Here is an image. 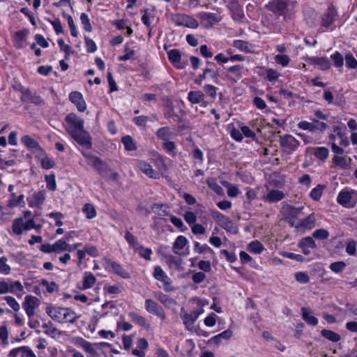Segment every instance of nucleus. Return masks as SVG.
Returning a JSON list of instances; mask_svg holds the SVG:
<instances>
[{
    "mask_svg": "<svg viewBox=\"0 0 357 357\" xmlns=\"http://www.w3.org/2000/svg\"><path fill=\"white\" fill-rule=\"evenodd\" d=\"M47 183V188L51 191H54L56 189V183L55 181L54 174L46 175L45 177Z\"/></svg>",
    "mask_w": 357,
    "mask_h": 357,
    "instance_id": "59",
    "label": "nucleus"
},
{
    "mask_svg": "<svg viewBox=\"0 0 357 357\" xmlns=\"http://www.w3.org/2000/svg\"><path fill=\"white\" fill-rule=\"evenodd\" d=\"M227 7L231 11L234 20H240L244 17L243 8L238 0H227Z\"/></svg>",
    "mask_w": 357,
    "mask_h": 357,
    "instance_id": "16",
    "label": "nucleus"
},
{
    "mask_svg": "<svg viewBox=\"0 0 357 357\" xmlns=\"http://www.w3.org/2000/svg\"><path fill=\"white\" fill-rule=\"evenodd\" d=\"M321 334L324 337L333 342H337L341 339V337L339 334L330 330L323 329L321 332Z\"/></svg>",
    "mask_w": 357,
    "mask_h": 357,
    "instance_id": "45",
    "label": "nucleus"
},
{
    "mask_svg": "<svg viewBox=\"0 0 357 357\" xmlns=\"http://www.w3.org/2000/svg\"><path fill=\"white\" fill-rule=\"evenodd\" d=\"M28 35L27 30H20L15 33L13 39L15 43V46L17 48H22L25 45V42L26 40V37Z\"/></svg>",
    "mask_w": 357,
    "mask_h": 357,
    "instance_id": "30",
    "label": "nucleus"
},
{
    "mask_svg": "<svg viewBox=\"0 0 357 357\" xmlns=\"http://www.w3.org/2000/svg\"><path fill=\"white\" fill-rule=\"evenodd\" d=\"M274 59L277 64L280 65L282 67H287L291 61L289 56L284 54H276Z\"/></svg>",
    "mask_w": 357,
    "mask_h": 357,
    "instance_id": "49",
    "label": "nucleus"
},
{
    "mask_svg": "<svg viewBox=\"0 0 357 357\" xmlns=\"http://www.w3.org/2000/svg\"><path fill=\"white\" fill-rule=\"evenodd\" d=\"M172 20L177 26L195 29L199 26V22L195 17L184 13L174 14L172 15Z\"/></svg>",
    "mask_w": 357,
    "mask_h": 357,
    "instance_id": "6",
    "label": "nucleus"
},
{
    "mask_svg": "<svg viewBox=\"0 0 357 357\" xmlns=\"http://www.w3.org/2000/svg\"><path fill=\"white\" fill-rule=\"evenodd\" d=\"M12 229L14 234L20 236L24 231V219L22 218H15L13 222Z\"/></svg>",
    "mask_w": 357,
    "mask_h": 357,
    "instance_id": "39",
    "label": "nucleus"
},
{
    "mask_svg": "<svg viewBox=\"0 0 357 357\" xmlns=\"http://www.w3.org/2000/svg\"><path fill=\"white\" fill-rule=\"evenodd\" d=\"M284 198V194L278 190H271L268 193L262 197L264 202L269 203H276Z\"/></svg>",
    "mask_w": 357,
    "mask_h": 357,
    "instance_id": "26",
    "label": "nucleus"
},
{
    "mask_svg": "<svg viewBox=\"0 0 357 357\" xmlns=\"http://www.w3.org/2000/svg\"><path fill=\"white\" fill-rule=\"evenodd\" d=\"M84 155L86 158V162H87L88 165H89L96 169L101 168L102 162L98 158L92 156V155Z\"/></svg>",
    "mask_w": 357,
    "mask_h": 357,
    "instance_id": "60",
    "label": "nucleus"
},
{
    "mask_svg": "<svg viewBox=\"0 0 357 357\" xmlns=\"http://www.w3.org/2000/svg\"><path fill=\"white\" fill-rule=\"evenodd\" d=\"M22 142L29 149H38L39 144L29 135H25L22 138Z\"/></svg>",
    "mask_w": 357,
    "mask_h": 357,
    "instance_id": "48",
    "label": "nucleus"
},
{
    "mask_svg": "<svg viewBox=\"0 0 357 357\" xmlns=\"http://www.w3.org/2000/svg\"><path fill=\"white\" fill-rule=\"evenodd\" d=\"M307 61L317 66L321 70H326L331 67V63L326 57L311 56L307 59Z\"/></svg>",
    "mask_w": 357,
    "mask_h": 357,
    "instance_id": "22",
    "label": "nucleus"
},
{
    "mask_svg": "<svg viewBox=\"0 0 357 357\" xmlns=\"http://www.w3.org/2000/svg\"><path fill=\"white\" fill-rule=\"evenodd\" d=\"M105 268L110 272H112L123 278L127 279L130 278V274L118 263L111 260H105Z\"/></svg>",
    "mask_w": 357,
    "mask_h": 357,
    "instance_id": "15",
    "label": "nucleus"
},
{
    "mask_svg": "<svg viewBox=\"0 0 357 357\" xmlns=\"http://www.w3.org/2000/svg\"><path fill=\"white\" fill-rule=\"evenodd\" d=\"M317 218L314 213H310L305 218L297 221L292 227L296 234H303L312 229L316 225Z\"/></svg>",
    "mask_w": 357,
    "mask_h": 357,
    "instance_id": "7",
    "label": "nucleus"
},
{
    "mask_svg": "<svg viewBox=\"0 0 357 357\" xmlns=\"http://www.w3.org/2000/svg\"><path fill=\"white\" fill-rule=\"evenodd\" d=\"M208 187L218 195L223 194L222 188L216 182L214 178H208L206 181Z\"/></svg>",
    "mask_w": 357,
    "mask_h": 357,
    "instance_id": "51",
    "label": "nucleus"
},
{
    "mask_svg": "<svg viewBox=\"0 0 357 357\" xmlns=\"http://www.w3.org/2000/svg\"><path fill=\"white\" fill-rule=\"evenodd\" d=\"M8 357H36L29 347H20L10 351Z\"/></svg>",
    "mask_w": 357,
    "mask_h": 357,
    "instance_id": "21",
    "label": "nucleus"
},
{
    "mask_svg": "<svg viewBox=\"0 0 357 357\" xmlns=\"http://www.w3.org/2000/svg\"><path fill=\"white\" fill-rule=\"evenodd\" d=\"M232 46L239 51L245 53L253 52L254 45L250 43L243 40H234Z\"/></svg>",
    "mask_w": 357,
    "mask_h": 357,
    "instance_id": "28",
    "label": "nucleus"
},
{
    "mask_svg": "<svg viewBox=\"0 0 357 357\" xmlns=\"http://www.w3.org/2000/svg\"><path fill=\"white\" fill-rule=\"evenodd\" d=\"M205 96L200 91H190L188 93V100L192 104H200L204 102Z\"/></svg>",
    "mask_w": 357,
    "mask_h": 357,
    "instance_id": "32",
    "label": "nucleus"
},
{
    "mask_svg": "<svg viewBox=\"0 0 357 357\" xmlns=\"http://www.w3.org/2000/svg\"><path fill=\"white\" fill-rule=\"evenodd\" d=\"M137 167L150 178H158L159 177V173L154 170L150 164L144 160L137 162Z\"/></svg>",
    "mask_w": 357,
    "mask_h": 357,
    "instance_id": "23",
    "label": "nucleus"
},
{
    "mask_svg": "<svg viewBox=\"0 0 357 357\" xmlns=\"http://www.w3.org/2000/svg\"><path fill=\"white\" fill-rule=\"evenodd\" d=\"M333 162L335 165L340 167L342 169H347L350 165L351 159L347 156L335 155L333 158Z\"/></svg>",
    "mask_w": 357,
    "mask_h": 357,
    "instance_id": "40",
    "label": "nucleus"
},
{
    "mask_svg": "<svg viewBox=\"0 0 357 357\" xmlns=\"http://www.w3.org/2000/svg\"><path fill=\"white\" fill-rule=\"evenodd\" d=\"M203 26L206 29H211L214 24L222 20V17L218 13L209 12H200L197 14Z\"/></svg>",
    "mask_w": 357,
    "mask_h": 357,
    "instance_id": "10",
    "label": "nucleus"
},
{
    "mask_svg": "<svg viewBox=\"0 0 357 357\" xmlns=\"http://www.w3.org/2000/svg\"><path fill=\"white\" fill-rule=\"evenodd\" d=\"M162 146L166 153L172 157H175L176 155V146L174 142L169 140L165 141L163 142Z\"/></svg>",
    "mask_w": 357,
    "mask_h": 357,
    "instance_id": "46",
    "label": "nucleus"
},
{
    "mask_svg": "<svg viewBox=\"0 0 357 357\" xmlns=\"http://www.w3.org/2000/svg\"><path fill=\"white\" fill-rule=\"evenodd\" d=\"M154 297L166 307L173 308L177 305V302L174 299L163 294L162 292H155Z\"/></svg>",
    "mask_w": 357,
    "mask_h": 357,
    "instance_id": "24",
    "label": "nucleus"
},
{
    "mask_svg": "<svg viewBox=\"0 0 357 357\" xmlns=\"http://www.w3.org/2000/svg\"><path fill=\"white\" fill-rule=\"evenodd\" d=\"M172 132L169 127L165 126L159 128L156 132L157 137L164 142L169 140L172 137Z\"/></svg>",
    "mask_w": 357,
    "mask_h": 357,
    "instance_id": "38",
    "label": "nucleus"
},
{
    "mask_svg": "<svg viewBox=\"0 0 357 357\" xmlns=\"http://www.w3.org/2000/svg\"><path fill=\"white\" fill-rule=\"evenodd\" d=\"M145 309L148 312L155 315L162 320L166 317L164 309L152 299H146L144 303Z\"/></svg>",
    "mask_w": 357,
    "mask_h": 357,
    "instance_id": "13",
    "label": "nucleus"
},
{
    "mask_svg": "<svg viewBox=\"0 0 357 357\" xmlns=\"http://www.w3.org/2000/svg\"><path fill=\"white\" fill-rule=\"evenodd\" d=\"M45 311L54 321L61 324H73L79 317L73 310L68 307L50 305L46 307Z\"/></svg>",
    "mask_w": 357,
    "mask_h": 357,
    "instance_id": "2",
    "label": "nucleus"
},
{
    "mask_svg": "<svg viewBox=\"0 0 357 357\" xmlns=\"http://www.w3.org/2000/svg\"><path fill=\"white\" fill-rule=\"evenodd\" d=\"M169 247L168 245L160 246L158 252L164 257L165 262L172 269L182 270V259L171 254H168Z\"/></svg>",
    "mask_w": 357,
    "mask_h": 357,
    "instance_id": "8",
    "label": "nucleus"
},
{
    "mask_svg": "<svg viewBox=\"0 0 357 357\" xmlns=\"http://www.w3.org/2000/svg\"><path fill=\"white\" fill-rule=\"evenodd\" d=\"M204 92L211 99L214 100L217 96L218 89L212 84H206L203 87Z\"/></svg>",
    "mask_w": 357,
    "mask_h": 357,
    "instance_id": "54",
    "label": "nucleus"
},
{
    "mask_svg": "<svg viewBox=\"0 0 357 357\" xmlns=\"http://www.w3.org/2000/svg\"><path fill=\"white\" fill-rule=\"evenodd\" d=\"M169 60L176 66L177 68H184V65L181 63V55L178 50L173 49L168 52Z\"/></svg>",
    "mask_w": 357,
    "mask_h": 357,
    "instance_id": "29",
    "label": "nucleus"
},
{
    "mask_svg": "<svg viewBox=\"0 0 357 357\" xmlns=\"http://www.w3.org/2000/svg\"><path fill=\"white\" fill-rule=\"evenodd\" d=\"M331 58L336 68H341L343 66L344 58L339 52H335L331 56Z\"/></svg>",
    "mask_w": 357,
    "mask_h": 357,
    "instance_id": "58",
    "label": "nucleus"
},
{
    "mask_svg": "<svg viewBox=\"0 0 357 357\" xmlns=\"http://www.w3.org/2000/svg\"><path fill=\"white\" fill-rule=\"evenodd\" d=\"M47 21L53 26V29L56 35H59V34H61L63 33V28L61 22L59 18H56L54 20H47Z\"/></svg>",
    "mask_w": 357,
    "mask_h": 357,
    "instance_id": "61",
    "label": "nucleus"
},
{
    "mask_svg": "<svg viewBox=\"0 0 357 357\" xmlns=\"http://www.w3.org/2000/svg\"><path fill=\"white\" fill-rule=\"evenodd\" d=\"M326 188L324 185L319 184L310 191V196L314 201H319L324 190Z\"/></svg>",
    "mask_w": 357,
    "mask_h": 357,
    "instance_id": "43",
    "label": "nucleus"
},
{
    "mask_svg": "<svg viewBox=\"0 0 357 357\" xmlns=\"http://www.w3.org/2000/svg\"><path fill=\"white\" fill-rule=\"evenodd\" d=\"M54 252H61L63 251H67L68 243L65 239H59L56 241L54 243H53Z\"/></svg>",
    "mask_w": 357,
    "mask_h": 357,
    "instance_id": "56",
    "label": "nucleus"
},
{
    "mask_svg": "<svg viewBox=\"0 0 357 357\" xmlns=\"http://www.w3.org/2000/svg\"><path fill=\"white\" fill-rule=\"evenodd\" d=\"M121 142L126 151H131L137 150V146L135 140L130 135H126L122 137Z\"/></svg>",
    "mask_w": 357,
    "mask_h": 357,
    "instance_id": "41",
    "label": "nucleus"
},
{
    "mask_svg": "<svg viewBox=\"0 0 357 357\" xmlns=\"http://www.w3.org/2000/svg\"><path fill=\"white\" fill-rule=\"evenodd\" d=\"M212 218L218 222V224L224 229L232 233L236 234L238 231L237 227L234 225L233 222L229 218L220 213L218 211H213L211 212Z\"/></svg>",
    "mask_w": 357,
    "mask_h": 357,
    "instance_id": "9",
    "label": "nucleus"
},
{
    "mask_svg": "<svg viewBox=\"0 0 357 357\" xmlns=\"http://www.w3.org/2000/svg\"><path fill=\"white\" fill-rule=\"evenodd\" d=\"M69 100L76 105L79 112H83L86 109V103L83 95L79 91H73L69 94Z\"/></svg>",
    "mask_w": 357,
    "mask_h": 357,
    "instance_id": "19",
    "label": "nucleus"
},
{
    "mask_svg": "<svg viewBox=\"0 0 357 357\" xmlns=\"http://www.w3.org/2000/svg\"><path fill=\"white\" fill-rule=\"evenodd\" d=\"M21 100L24 102H31L36 105H40L42 102V99L31 93L29 89L22 90Z\"/></svg>",
    "mask_w": 357,
    "mask_h": 357,
    "instance_id": "27",
    "label": "nucleus"
},
{
    "mask_svg": "<svg viewBox=\"0 0 357 357\" xmlns=\"http://www.w3.org/2000/svg\"><path fill=\"white\" fill-rule=\"evenodd\" d=\"M24 199V195H20L18 197H17L15 192H12V194H10V199L9 200L8 205L10 207H15L17 206H20L22 204H24L25 203Z\"/></svg>",
    "mask_w": 357,
    "mask_h": 357,
    "instance_id": "47",
    "label": "nucleus"
},
{
    "mask_svg": "<svg viewBox=\"0 0 357 357\" xmlns=\"http://www.w3.org/2000/svg\"><path fill=\"white\" fill-rule=\"evenodd\" d=\"M79 144L85 146L87 149L91 147V138L90 135L84 129L70 135Z\"/></svg>",
    "mask_w": 357,
    "mask_h": 357,
    "instance_id": "18",
    "label": "nucleus"
},
{
    "mask_svg": "<svg viewBox=\"0 0 357 357\" xmlns=\"http://www.w3.org/2000/svg\"><path fill=\"white\" fill-rule=\"evenodd\" d=\"M337 13L334 7H329L321 15H319L312 11L310 16L306 17L307 23L313 27H319V29H324L333 30L332 25L337 18Z\"/></svg>",
    "mask_w": 357,
    "mask_h": 357,
    "instance_id": "1",
    "label": "nucleus"
},
{
    "mask_svg": "<svg viewBox=\"0 0 357 357\" xmlns=\"http://www.w3.org/2000/svg\"><path fill=\"white\" fill-rule=\"evenodd\" d=\"M82 212L88 219H92L96 216V208L91 204H84Z\"/></svg>",
    "mask_w": 357,
    "mask_h": 357,
    "instance_id": "50",
    "label": "nucleus"
},
{
    "mask_svg": "<svg viewBox=\"0 0 357 357\" xmlns=\"http://www.w3.org/2000/svg\"><path fill=\"white\" fill-rule=\"evenodd\" d=\"M66 130L72 135L84 130V120L75 113L68 114L65 118Z\"/></svg>",
    "mask_w": 357,
    "mask_h": 357,
    "instance_id": "5",
    "label": "nucleus"
},
{
    "mask_svg": "<svg viewBox=\"0 0 357 357\" xmlns=\"http://www.w3.org/2000/svg\"><path fill=\"white\" fill-rule=\"evenodd\" d=\"M124 52H125V54L119 57V61H126L132 59H133V57L135 54V51L134 50L130 49L128 47V45L125 46Z\"/></svg>",
    "mask_w": 357,
    "mask_h": 357,
    "instance_id": "63",
    "label": "nucleus"
},
{
    "mask_svg": "<svg viewBox=\"0 0 357 357\" xmlns=\"http://www.w3.org/2000/svg\"><path fill=\"white\" fill-rule=\"evenodd\" d=\"M193 250L195 252L202 254L204 252H209L211 253L213 252V250L206 244H200L199 242L195 241L194 243V248Z\"/></svg>",
    "mask_w": 357,
    "mask_h": 357,
    "instance_id": "52",
    "label": "nucleus"
},
{
    "mask_svg": "<svg viewBox=\"0 0 357 357\" xmlns=\"http://www.w3.org/2000/svg\"><path fill=\"white\" fill-rule=\"evenodd\" d=\"M337 202L346 208H353L357 204V192L344 188L339 192Z\"/></svg>",
    "mask_w": 357,
    "mask_h": 357,
    "instance_id": "4",
    "label": "nucleus"
},
{
    "mask_svg": "<svg viewBox=\"0 0 357 357\" xmlns=\"http://www.w3.org/2000/svg\"><path fill=\"white\" fill-rule=\"evenodd\" d=\"M45 200V192L43 190L38 191L33 194L29 199V205L31 208L39 207Z\"/></svg>",
    "mask_w": 357,
    "mask_h": 357,
    "instance_id": "25",
    "label": "nucleus"
},
{
    "mask_svg": "<svg viewBox=\"0 0 357 357\" xmlns=\"http://www.w3.org/2000/svg\"><path fill=\"white\" fill-rule=\"evenodd\" d=\"M291 6L289 0H271L266 4V8L277 17L282 16L284 20H287L292 14Z\"/></svg>",
    "mask_w": 357,
    "mask_h": 357,
    "instance_id": "3",
    "label": "nucleus"
},
{
    "mask_svg": "<svg viewBox=\"0 0 357 357\" xmlns=\"http://www.w3.org/2000/svg\"><path fill=\"white\" fill-rule=\"evenodd\" d=\"M302 318L309 325L317 326L318 324V319L312 314V312L306 307H302Z\"/></svg>",
    "mask_w": 357,
    "mask_h": 357,
    "instance_id": "36",
    "label": "nucleus"
},
{
    "mask_svg": "<svg viewBox=\"0 0 357 357\" xmlns=\"http://www.w3.org/2000/svg\"><path fill=\"white\" fill-rule=\"evenodd\" d=\"M279 142L280 146L289 153L295 151L300 145L299 141L291 135L280 136Z\"/></svg>",
    "mask_w": 357,
    "mask_h": 357,
    "instance_id": "12",
    "label": "nucleus"
},
{
    "mask_svg": "<svg viewBox=\"0 0 357 357\" xmlns=\"http://www.w3.org/2000/svg\"><path fill=\"white\" fill-rule=\"evenodd\" d=\"M96 278L95 275L89 271L84 273L82 288L87 289L91 288L96 283Z\"/></svg>",
    "mask_w": 357,
    "mask_h": 357,
    "instance_id": "35",
    "label": "nucleus"
},
{
    "mask_svg": "<svg viewBox=\"0 0 357 357\" xmlns=\"http://www.w3.org/2000/svg\"><path fill=\"white\" fill-rule=\"evenodd\" d=\"M153 277L155 280L162 282V288L166 292H171L174 291V287L172 286V280L162 270V268L158 266L154 268Z\"/></svg>",
    "mask_w": 357,
    "mask_h": 357,
    "instance_id": "11",
    "label": "nucleus"
},
{
    "mask_svg": "<svg viewBox=\"0 0 357 357\" xmlns=\"http://www.w3.org/2000/svg\"><path fill=\"white\" fill-rule=\"evenodd\" d=\"M248 250L254 254H261L264 247L259 241H253L248 245Z\"/></svg>",
    "mask_w": 357,
    "mask_h": 357,
    "instance_id": "42",
    "label": "nucleus"
},
{
    "mask_svg": "<svg viewBox=\"0 0 357 357\" xmlns=\"http://www.w3.org/2000/svg\"><path fill=\"white\" fill-rule=\"evenodd\" d=\"M298 247L314 248L316 247V243L312 237L307 236L302 238L300 241L298 243Z\"/></svg>",
    "mask_w": 357,
    "mask_h": 357,
    "instance_id": "55",
    "label": "nucleus"
},
{
    "mask_svg": "<svg viewBox=\"0 0 357 357\" xmlns=\"http://www.w3.org/2000/svg\"><path fill=\"white\" fill-rule=\"evenodd\" d=\"M39 305V299L33 296L28 295L24 298L22 303V307L24 310L27 317H33L35 314V310Z\"/></svg>",
    "mask_w": 357,
    "mask_h": 357,
    "instance_id": "14",
    "label": "nucleus"
},
{
    "mask_svg": "<svg viewBox=\"0 0 357 357\" xmlns=\"http://www.w3.org/2000/svg\"><path fill=\"white\" fill-rule=\"evenodd\" d=\"M181 318L183 320V324L186 326L187 328L191 327L198 317L200 315V312H197V311H192L190 313H187L185 312L183 307L181 308Z\"/></svg>",
    "mask_w": 357,
    "mask_h": 357,
    "instance_id": "20",
    "label": "nucleus"
},
{
    "mask_svg": "<svg viewBox=\"0 0 357 357\" xmlns=\"http://www.w3.org/2000/svg\"><path fill=\"white\" fill-rule=\"evenodd\" d=\"M192 157L195 160V163L202 165L204 162V153L198 147H196L192 151Z\"/></svg>",
    "mask_w": 357,
    "mask_h": 357,
    "instance_id": "64",
    "label": "nucleus"
},
{
    "mask_svg": "<svg viewBox=\"0 0 357 357\" xmlns=\"http://www.w3.org/2000/svg\"><path fill=\"white\" fill-rule=\"evenodd\" d=\"M138 252L139 255L145 259L146 260L151 261V255L153 254V251L149 248H144L143 245H140L138 250H135Z\"/></svg>",
    "mask_w": 357,
    "mask_h": 357,
    "instance_id": "53",
    "label": "nucleus"
},
{
    "mask_svg": "<svg viewBox=\"0 0 357 357\" xmlns=\"http://www.w3.org/2000/svg\"><path fill=\"white\" fill-rule=\"evenodd\" d=\"M128 316L132 319V321L136 323L137 324L146 329H149L150 324L145 317L135 312H130L128 313Z\"/></svg>",
    "mask_w": 357,
    "mask_h": 357,
    "instance_id": "31",
    "label": "nucleus"
},
{
    "mask_svg": "<svg viewBox=\"0 0 357 357\" xmlns=\"http://www.w3.org/2000/svg\"><path fill=\"white\" fill-rule=\"evenodd\" d=\"M9 293L14 294L16 291H22L24 287L20 281H9Z\"/></svg>",
    "mask_w": 357,
    "mask_h": 357,
    "instance_id": "62",
    "label": "nucleus"
},
{
    "mask_svg": "<svg viewBox=\"0 0 357 357\" xmlns=\"http://www.w3.org/2000/svg\"><path fill=\"white\" fill-rule=\"evenodd\" d=\"M188 242V239L185 236L182 235L178 236L173 243V252L176 255H181L180 251L184 248Z\"/></svg>",
    "mask_w": 357,
    "mask_h": 357,
    "instance_id": "33",
    "label": "nucleus"
},
{
    "mask_svg": "<svg viewBox=\"0 0 357 357\" xmlns=\"http://www.w3.org/2000/svg\"><path fill=\"white\" fill-rule=\"evenodd\" d=\"M232 335L233 331L230 329H227L211 337L209 342L218 344L222 342V340H229L231 337Z\"/></svg>",
    "mask_w": 357,
    "mask_h": 357,
    "instance_id": "37",
    "label": "nucleus"
},
{
    "mask_svg": "<svg viewBox=\"0 0 357 357\" xmlns=\"http://www.w3.org/2000/svg\"><path fill=\"white\" fill-rule=\"evenodd\" d=\"M8 259L6 257H0V273L8 275L10 273V266L7 263Z\"/></svg>",
    "mask_w": 357,
    "mask_h": 357,
    "instance_id": "57",
    "label": "nucleus"
},
{
    "mask_svg": "<svg viewBox=\"0 0 357 357\" xmlns=\"http://www.w3.org/2000/svg\"><path fill=\"white\" fill-rule=\"evenodd\" d=\"M125 239L135 251L139 250V248L141 245L139 243L137 238L130 231H126L125 234Z\"/></svg>",
    "mask_w": 357,
    "mask_h": 357,
    "instance_id": "44",
    "label": "nucleus"
},
{
    "mask_svg": "<svg viewBox=\"0 0 357 357\" xmlns=\"http://www.w3.org/2000/svg\"><path fill=\"white\" fill-rule=\"evenodd\" d=\"M303 208V206L295 207L292 206H288L285 208V218L291 227H293L297 222L296 219L302 213Z\"/></svg>",
    "mask_w": 357,
    "mask_h": 357,
    "instance_id": "17",
    "label": "nucleus"
},
{
    "mask_svg": "<svg viewBox=\"0 0 357 357\" xmlns=\"http://www.w3.org/2000/svg\"><path fill=\"white\" fill-rule=\"evenodd\" d=\"M314 156L321 160H325L329 155V150L324 146H316L310 148Z\"/></svg>",
    "mask_w": 357,
    "mask_h": 357,
    "instance_id": "34",
    "label": "nucleus"
}]
</instances>
